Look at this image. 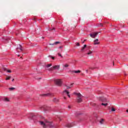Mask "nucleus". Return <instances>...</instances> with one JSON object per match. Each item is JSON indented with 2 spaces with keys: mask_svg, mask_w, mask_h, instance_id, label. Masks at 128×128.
I'll return each mask as SVG.
<instances>
[{
  "mask_svg": "<svg viewBox=\"0 0 128 128\" xmlns=\"http://www.w3.org/2000/svg\"><path fill=\"white\" fill-rule=\"evenodd\" d=\"M42 120L40 121L39 122L41 126H43L44 128H46V126H49V128H54V126L51 122H48V120L44 119V117H42Z\"/></svg>",
  "mask_w": 128,
  "mask_h": 128,
  "instance_id": "f257e3e1",
  "label": "nucleus"
},
{
  "mask_svg": "<svg viewBox=\"0 0 128 128\" xmlns=\"http://www.w3.org/2000/svg\"><path fill=\"white\" fill-rule=\"evenodd\" d=\"M74 94L78 96L77 98L76 99L77 102H82V96L80 93L74 92Z\"/></svg>",
  "mask_w": 128,
  "mask_h": 128,
  "instance_id": "f03ea898",
  "label": "nucleus"
},
{
  "mask_svg": "<svg viewBox=\"0 0 128 128\" xmlns=\"http://www.w3.org/2000/svg\"><path fill=\"white\" fill-rule=\"evenodd\" d=\"M54 82L56 86H62V81L60 79L56 80Z\"/></svg>",
  "mask_w": 128,
  "mask_h": 128,
  "instance_id": "7ed1b4c3",
  "label": "nucleus"
},
{
  "mask_svg": "<svg viewBox=\"0 0 128 128\" xmlns=\"http://www.w3.org/2000/svg\"><path fill=\"white\" fill-rule=\"evenodd\" d=\"M100 32H93L89 34L90 36V38H95L96 36Z\"/></svg>",
  "mask_w": 128,
  "mask_h": 128,
  "instance_id": "20e7f679",
  "label": "nucleus"
},
{
  "mask_svg": "<svg viewBox=\"0 0 128 128\" xmlns=\"http://www.w3.org/2000/svg\"><path fill=\"white\" fill-rule=\"evenodd\" d=\"M60 68V65L54 66L53 67H52L48 69V70H58Z\"/></svg>",
  "mask_w": 128,
  "mask_h": 128,
  "instance_id": "39448f33",
  "label": "nucleus"
},
{
  "mask_svg": "<svg viewBox=\"0 0 128 128\" xmlns=\"http://www.w3.org/2000/svg\"><path fill=\"white\" fill-rule=\"evenodd\" d=\"M99 100L100 102H106V98H101L99 99Z\"/></svg>",
  "mask_w": 128,
  "mask_h": 128,
  "instance_id": "423d86ee",
  "label": "nucleus"
},
{
  "mask_svg": "<svg viewBox=\"0 0 128 128\" xmlns=\"http://www.w3.org/2000/svg\"><path fill=\"white\" fill-rule=\"evenodd\" d=\"M20 50V52H22V45L18 44V48H16V50Z\"/></svg>",
  "mask_w": 128,
  "mask_h": 128,
  "instance_id": "0eeeda50",
  "label": "nucleus"
},
{
  "mask_svg": "<svg viewBox=\"0 0 128 128\" xmlns=\"http://www.w3.org/2000/svg\"><path fill=\"white\" fill-rule=\"evenodd\" d=\"M63 94H66L68 96L69 98H70V92H68V91L66 90H65L63 92Z\"/></svg>",
  "mask_w": 128,
  "mask_h": 128,
  "instance_id": "6e6552de",
  "label": "nucleus"
},
{
  "mask_svg": "<svg viewBox=\"0 0 128 128\" xmlns=\"http://www.w3.org/2000/svg\"><path fill=\"white\" fill-rule=\"evenodd\" d=\"M94 46H96V44H100V42H98V39H96L94 40Z\"/></svg>",
  "mask_w": 128,
  "mask_h": 128,
  "instance_id": "1a4fd4ad",
  "label": "nucleus"
},
{
  "mask_svg": "<svg viewBox=\"0 0 128 128\" xmlns=\"http://www.w3.org/2000/svg\"><path fill=\"white\" fill-rule=\"evenodd\" d=\"M52 96V94H50V93H47V94H42V96Z\"/></svg>",
  "mask_w": 128,
  "mask_h": 128,
  "instance_id": "9d476101",
  "label": "nucleus"
},
{
  "mask_svg": "<svg viewBox=\"0 0 128 128\" xmlns=\"http://www.w3.org/2000/svg\"><path fill=\"white\" fill-rule=\"evenodd\" d=\"M8 69L4 67L2 69L0 70V72H6Z\"/></svg>",
  "mask_w": 128,
  "mask_h": 128,
  "instance_id": "9b49d317",
  "label": "nucleus"
},
{
  "mask_svg": "<svg viewBox=\"0 0 128 128\" xmlns=\"http://www.w3.org/2000/svg\"><path fill=\"white\" fill-rule=\"evenodd\" d=\"M42 110H48V106H44L41 108Z\"/></svg>",
  "mask_w": 128,
  "mask_h": 128,
  "instance_id": "f8f14e48",
  "label": "nucleus"
},
{
  "mask_svg": "<svg viewBox=\"0 0 128 128\" xmlns=\"http://www.w3.org/2000/svg\"><path fill=\"white\" fill-rule=\"evenodd\" d=\"M73 85H74V83H72L70 84V86H68L66 85L65 86H66L67 89H68V88H72Z\"/></svg>",
  "mask_w": 128,
  "mask_h": 128,
  "instance_id": "ddd939ff",
  "label": "nucleus"
},
{
  "mask_svg": "<svg viewBox=\"0 0 128 128\" xmlns=\"http://www.w3.org/2000/svg\"><path fill=\"white\" fill-rule=\"evenodd\" d=\"M60 44V42H54L52 44H49L50 46H54V44Z\"/></svg>",
  "mask_w": 128,
  "mask_h": 128,
  "instance_id": "4468645a",
  "label": "nucleus"
},
{
  "mask_svg": "<svg viewBox=\"0 0 128 128\" xmlns=\"http://www.w3.org/2000/svg\"><path fill=\"white\" fill-rule=\"evenodd\" d=\"M53 102H58V99L56 98H54L53 99Z\"/></svg>",
  "mask_w": 128,
  "mask_h": 128,
  "instance_id": "2eb2a0df",
  "label": "nucleus"
},
{
  "mask_svg": "<svg viewBox=\"0 0 128 128\" xmlns=\"http://www.w3.org/2000/svg\"><path fill=\"white\" fill-rule=\"evenodd\" d=\"M87 54H88V56H92V52L90 50L89 52H88L87 53Z\"/></svg>",
  "mask_w": 128,
  "mask_h": 128,
  "instance_id": "dca6fc26",
  "label": "nucleus"
},
{
  "mask_svg": "<svg viewBox=\"0 0 128 128\" xmlns=\"http://www.w3.org/2000/svg\"><path fill=\"white\" fill-rule=\"evenodd\" d=\"M86 48V44H84V47H82V48L81 50V51L84 52V48Z\"/></svg>",
  "mask_w": 128,
  "mask_h": 128,
  "instance_id": "f3484780",
  "label": "nucleus"
},
{
  "mask_svg": "<svg viewBox=\"0 0 128 128\" xmlns=\"http://www.w3.org/2000/svg\"><path fill=\"white\" fill-rule=\"evenodd\" d=\"M73 72H74L75 74H80V70H74L73 71Z\"/></svg>",
  "mask_w": 128,
  "mask_h": 128,
  "instance_id": "a211bd4d",
  "label": "nucleus"
},
{
  "mask_svg": "<svg viewBox=\"0 0 128 128\" xmlns=\"http://www.w3.org/2000/svg\"><path fill=\"white\" fill-rule=\"evenodd\" d=\"M102 106H108V103H102Z\"/></svg>",
  "mask_w": 128,
  "mask_h": 128,
  "instance_id": "6ab92c4d",
  "label": "nucleus"
},
{
  "mask_svg": "<svg viewBox=\"0 0 128 128\" xmlns=\"http://www.w3.org/2000/svg\"><path fill=\"white\" fill-rule=\"evenodd\" d=\"M67 126H68V128H72V124H69L67 125Z\"/></svg>",
  "mask_w": 128,
  "mask_h": 128,
  "instance_id": "aec40b11",
  "label": "nucleus"
},
{
  "mask_svg": "<svg viewBox=\"0 0 128 128\" xmlns=\"http://www.w3.org/2000/svg\"><path fill=\"white\" fill-rule=\"evenodd\" d=\"M12 78L11 76H8L6 78V80H10V78Z\"/></svg>",
  "mask_w": 128,
  "mask_h": 128,
  "instance_id": "412c9836",
  "label": "nucleus"
},
{
  "mask_svg": "<svg viewBox=\"0 0 128 128\" xmlns=\"http://www.w3.org/2000/svg\"><path fill=\"white\" fill-rule=\"evenodd\" d=\"M98 26H104V25L102 23H99L98 24Z\"/></svg>",
  "mask_w": 128,
  "mask_h": 128,
  "instance_id": "4be33fe9",
  "label": "nucleus"
},
{
  "mask_svg": "<svg viewBox=\"0 0 128 128\" xmlns=\"http://www.w3.org/2000/svg\"><path fill=\"white\" fill-rule=\"evenodd\" d=\"M50 66H52V64H48L46 66V68H50Z\"/></svg>",
  "mask_w": 128,
  "mask_h": 128,
  "instance_id": "5701e85b",
  "label": "nucleus"
},
{
  "mask_svg": "<svg viewBox=\"0 0 128 128\" xmlns=\"http://www.w3.org/2000/svg\"><path fill=\"white\" fill-rule=\"evenodd\" d=\"M34 114H30V118L32 120L34 118Z\"/></svg>",
  "mask_w": 128,
  "mask_h": 128,
  "instance_id": "b1692460",
  "label": "nucleus"
},
{
  "mask_svg": "<svg viewBox=\"0 0 128 128\" xmlns=\"http://www.w3.org/2000/svg\"><path fill=\"white\" fill-rule=\"evenodd\" d=\"M100 124H102L103 122H104V119H102L100 122Z\"/></svg>",
  "mask_w": 128,
  "mask_h": 128,
  "instance_id": "393cba45",
  "label": "nucleus"
},
{
  "mask_svg": "<svg viewBox=\"0 0 128 128\" xmlns=\"http://www.w3.org/2000/svg\"><path fill=\"white\" fill-rule=\"evenodd\" d=\"M54 30V28H48V30L51 31Z\"/></svg>",
  "mask_w": 128,
  "mask_h": 128,
  "instance_id": "a878e982",
  "label": "nucleus"
},
{
  "mask_svg": "<svg viewBox=\"0 0 128 128\" xmlns=\"http://www.w3.org/2000/svg\"><path fill=\"white\" fill-rule=\"evenodd\" d=\"M4 100L5 102H10V100H9L8 98H5L4 99Z\"/></svg>",
  "mask_w": 128,
  "mask_h": 128,
  "instance_id": "bb28decb",
  "label": "nucleus"
},
{
  "mask_svg": "<svg viewBox=\"0 0 128 128\" xmlns=\"http://www.w3.org/2000/svg\"><path fill=\"white\" fill-rule=\"evenodd\" d=\"M111 112H116V109L114 108H112L111 109Z\"/></svg>",
  "mask_w": 128,
  "mask_h": 128,
  "instance_id": "cd10ccee",
  "label": "nucleus"
},
{
  "mask_svg": "<svg viewBox=\"0 0 128 128\" xmlns=\"http://www.w3.org/2000/svg\"><path fill=\"white\" fill-rule=\"evenodd\" d=\"M14 88H9V90H14Z\"/></svg>",
  "mask_w": 128,
  "mask_h": 128,
  "instance_id": "c85d7f7f",
  "label": "nucleus"
},
{
  "mask_svg": "<svg viewBox=\"0 0 128 128\" xmlns=\"http://www.w3.org/2000/svg\"><path fill=\"white\" fill-rule=\"evenodd\" d=\"M58 56H60V58H62V54L60 53H58Z\"/></svg>",
  "mask_w": 128,
  "mask_h": 128,
  "instance_id": "c756f323",
  "label": "nucleus"
},
{
  "mask_svg": "<svg viewBox=\"0 0 128 128\" xmlns=\"http://www.w3.org/2000/svg\"><path fill=\"white\" fill-rule=\"evenodd\" d=\"M64 66V68H68V64H65V65Z\"/></svg>",
  "mask_w": 128,
  "mask_h": 128,
  "instance_id": "7c9ffc66",
  "label": "nucleus"
},
{
  "mask_svg": "<svg viewBox=\"0 0 128 128\" xmlns=\"http://www.w3.org/2000/svg\"><path fill=\"white\" fill-rule=\"evenodd\" d=\"M6 72H12V71L10 70H8Z\"/></svg>",
  "mask_w": 128,
  "mask_h": 128,
  "instance_id": "2f4dec72",
  "label": "nucleus"
},
{
  "mask_svg": "<svg viewBox=\"0 0 128 128\" xmlns=\"http://www.w3.org/2000/svg\"><path fill=\"white\" fill-rule=\"evenodd\" d=\"M50 58H52V60H54V57L52 56H50Z\"/></svg>",
  "mask_w": 128,
  "mask_h": 128,
  "instance_id": "473e14b6",
  "label": "nucleus"
},
{
  "mask_svg": "<svg viewBox=\"0 0 128 128\" xmlns=\"http://www.w3.org/2000/svg\"><path fill=\"white\" fill-rule=\"evenodd\" d=\"M76 46H80V43L78 42V43L76 44Z\"/></svg>",
  "mask_w": 128,
  "mask_h": 128,
  "instance_id": "72a5a7b5",
  "label": "nucleus"
},
{
  "mask_svg": "<svg viewBox=\"0 0 128 128\" xmlns=\"http://www.w3.org/2000/svg\"><path fill=\"white\" fill-rule=\"evenodd\" d=\"M86 40H84V41L82 42V44H84V42H86Z\"/></svg>",
  "mask_w": 128,
  "mask_h": 128,
  "instance_id": "f704fd0d",
  "label": "nucleus"
},
{
  "mask_svg": "<svg viewBox=\"0 0 128 128\" xmlns=\"http://www.w3.org/2000/svg\"><path fill=\"white\" fill-rule=\"evenodd\" d=\"M62 48V46H59V48Z\"/></svg>",
  "mask_w": 128,
  "mask_h": 128,
  "instance_id": "c9c22d12",
  "label": "nucleus"
},
{
  "mask_svg": "<svg viewBox=\"0 0 128 128\" xmlns=\"http://www.w3.org/2000/svg\"><path fill=\"white\" fill-rule=\"evenodd\" d=\"M14 79H12V82H14Z\"/></svg>",
  "mask_w": 128,
  "mask_h": 128,
  "instance_id": "e433bc0d",
  "label": "nucleus"
},
{
  "mask_svg": "<svg viewBox=\"0 0 128 128\" xmlns=\"http://www.w3.org/2000/svg\"><path fill=\"white\" fill-rule=\"evenodd\" d=\"M68 108H70V106H68Z\"/></svg>",
  "mask_w": 128,
  "mask_h": 128,
  "instance_id": "4c0bfd02",
  "label": "nucleus"
},
{
  "mask_svg": "<svg viewBox=\"0 0 128 128\" xmlns=\"http://www.w3.org/2000/svg\"><path fill=\"white\" fill-rule=\"evenodd\" d=\"M42 38H44V37H42Z\"/></svg>",
  "mask_w": 128,
  "mask_h": 128,
  "instance_id": "58836bf2",
  "label": "nucleus"
},
{
  "mask_svg": "<svg viewBox=\"0 0 128 128\" xmlns=\"http://www.w3.org/2000/svg\"><path fill=\"white\" fill-rule=\"evenodd\" d=\"M86 72H88V70H86Z\"/></svg>",
  "mask_w": 128,
  "mask_h": 128,
  "instance_id": "ea45409f",
  "label": "nucleus"
},
{
  "mask_svg": "<svg viewBox=\"0 0 128 128\" xmlns=\"http://www.w3.org/2000/svg\"><path fill=\"white\" fill-rule=\"evenodd\" d=\"M127 112H128V110H126Z\"/></svg>",
  "mask_w": 128,
  "mask_h": 128,
  "instance_id": "a19ab883",
  "label": "nucleus"
},
{
  "mask_svg": "<svg viewBox=\"0 0 128 128\" xmlns=\"http://www.w3.org/2000/svg\"><path fill=\"white\" fill-rule=\"evenodd\" d=\"M125 76H126V74H125Z\"/></svg>",
  "mask_w": 128,
  "mask_h": 128,
  "instance_id": "79ce46f5",
  "label": "nucleus"
}]
</instances>
